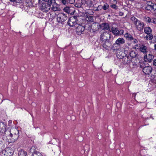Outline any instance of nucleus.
I'll list each match as a JSON object with an SVG mask.
<instances>
[{
    "label": "nucleus",
    "instance_id": "f257e3e1",
    "mask_svg": "<svg viewBox=\"0 0 156 156\" xmlns=\"http://www.w3.org/2000/svg\"><path fill=\"white\" fill-rule=\"evenodd\" d=\"M3 134L4 136H6L7 137L9 138L12 142H14L19 138V133L18 129L14 128L12 129H6Z\"/></svg>",
    "mask_w": 156,
    "mask_h": 156
},
{
    "label": "nucleus",
    "instance_id": "f03ea898",
    "mask_svg": "<svg viewBox=\"0 0 156 156\" xmlns=\"http://www.w3.org/2000/svg\"><path fill=\"white\" fill-rule=\"evenodd\" d=\"M55 3V0H51L49 3L42 2L40 7L41 9L43 12H47L50 9L51 5H54Z\"/></svg>",
    "mask_w": 156,
    "mask_h": 156
},
{
    "label": "nucleus",
    "instance_id": "7ed1b4c3",
    "mask_svg": "<svg viewBox=\"0 0 156 156\" xmlns=\"http://www.w3.org/2000/svg\"><path fill=\"white\" fill-rule=\"evenodd\" d=\"M114 38V37L111 34L108 32H105L101 34L100 40L101 41L109 40H113Z\"/></svg>",
    "mask_w": 156,
    "mask_h": 156
},
{
    "label": "nucleus",
    "instance_id": "20e7f679",
    "mask_svg": "<svg viewBox=\"0 0 156 156\" xmlns=\"http://www.w3.org/2000/svg\"><path fill=\"white\" fill-rule=\"evenodd\" d=\"M67 19V17L66 15L63 13H59L57 15V21L58 23L62 24H64V22Z\"/></svg>",
    "mask_w": 156,
    "mask_h": 156
},
{
    "label": "nucleus",
    "instance_id": "39448f33",
    "mask_svg": "<svg viewBox=\"0 0 156 156\" xmlns=\"http://www.w3.org/2000/svg\"><path fill=\"white\" fill-rule=\"evenodd\" d=\"M140 67L143 69V72L146 75H149L152 71V68L151 67L149 66H145L144 63L140 65Z\"/></svg>",
    "mask_w": 156,
    "mask_h": 156
},
{
    "label": "nucleus",
    "instance_id": "423d86ee",
    "mask_svg": "<svg viewBox=\"0 0 156 156\" xmlns=\"http://www.w3.org/2000/svg\"><path fill=\"white\" fill-rule=\"evenodd\" d=\"M77 17L76 16H73L70 17L68 22V25L70 27H72L77 24Z\"/></svg>",
    "mask_w": 156,
    "mask_h": 156
},
{
    "label": "nucleus",
    "instance_id": "0eeeda50",
    "mask_svg": "<svg viewBox=\"0 0 156 156\" xmlns=\"http://www.w3.org/2000/svg\"><path fill=\"white\" fill-rule=\"evenodd\" d=\"M36 147L35 146H33L28 150V154H31V156H42L40 152L36 151Z\"/></svg>",
    "mask_w": 156,
    "mask_h": 156
},
{
    "label": "nucleus",
    "instance_id": "6e6552de",
    "mask_svg": "<svg viewBox=\"0 0 156 156\" xmlns=\"http://www.w3.org/2000/svg\"><path fill=\"white\" fill-rule=\"evenodd\" d=\"M112 40L104 41H101L102 45L106 50H108L112 44Z\"/></svg>",
    "mask_w": 156,
    "mask_h": 156
},
{
    "label": "nucleus",
    "instance_id": "1a4fd4ad",
    "mask_svg": "<svg viewBox=\"0 0 156 156\" xmlns=\"http://www.w3.org/2000/svg\"><path fill=\"white\" fill-rule=\"evenodd\" d=\"M85 25L83 26L80 24H77L75 27L76 28L77 34L79 35L83 34L85 30Z\"/></svg>",
    "mask_w": 156,
    "mask_h": 156
},
{
    "label": "nucleus",
    "instance_id": "9d476101",
    "mask_svg": "<svg viewBox=\"0 0 156 156\" xmlns=\"http://www.w3.org/2000/svg\"><path fill=\"white\" fill-rule=\"evenodd\" d=\"M13 150L11 148H7L5 150L4 149L2 150V153H4L5 155L6 156H11L14 153Z\"/></svg>",
    "mask_w": 156,
    "mask_h": 156
},
{
    "label": "nucleus",
    "instance_id": "9b49d317",
    "mask_svg": "<svg viewBox=\"0 0 156 156\" xmlns=\"http://www.w3.org/2000/svg\"><path fill=\"white\" fill-rule=\"evenodd\" d=\"M137 29L139 31L143 30L144 27V24L143 22H141L139 20L135 24Z\"/></svg>",
    "mask_w": 156,
    "mask_h": 156
},
{
    "label": "nucleus",
    "instance_id": "f8f14e48",
    "mask_svg": "<svg viewBox=\"0 0 156 156\" xmlns=\"http://www.w3.org/2000/svg\"><path fill=\"white\" fill-rule=\"evenodd\" d=\"M5 123L3 122H0V135L4 134L6 130Z\"/></svg>",
    "mask_w": 156,
    "mask_h": 156
},
{
    "label": "nucleus",
    "instance_id": "ddd939ff",
    "mask_svg": "<svg viewBox=\"0 0 156 156\" xmlns=\"http://www.w3.org/2000/svg\"><path fill=\"white\" fill-rule=\"evenodd\" d=\"M131 61V58L129 56H127L126 55L123 58L122 62L123 65L128 64L130 63Z\"/></svg>",
    "mask_w": 156,
    "mask_h": 156
},
{
    "label": "nucleus",
    "instance_id": "4468645a",
    "mask_svg": "<svg viewBox=\"0 0 156 156\" xmlns=\"http://www.w3.org/2000/svg\"><path fill=\"white\" fill-rule=\"evenodd\" d=\"M99 26L100 28L104 30H108L109 31V30H110L109 25L108 23H102Z\"/></svg>",
    "mask_w": 156,
    "mask_h": 156
},
{
    "label": "nucleus",
    "instance_id": "2eb2a0df",
    "mask_svg": "<svg viewBox=\"0 0 156 156\" xmlns=\"http://www.w3.org/2000/svg\"><path fill=\"white\" fill-rule=\"evenodd\" d=\"M125 42V40L123 38H119L116 41L115 44L119 46Z\"/></svg>",
    "mask_w": 156,
    "mask_h": 156
},
{
    "label": "nucleus",
    "instance_id": "dca6fc26",
    "mask_svg": "<svg viewBox=\"0 0 156 156\" xmlns=\"http://www.w3.org/2000/svg\"><path fill=\"white\" fill-rule=\"evenodd\" d=\"M109 31L112 32V34L116 36H118L119 30L117 27H112L111 29L109 30Z\"/></svg>",
    "mask_w": 156,
    "mask_h": 156
},
{
    "label": "nucleus",
    "instance_id": "f3484780",
    "mask_svg": "<svg viewBox=\"0 0 156 156\" xmlns=\"http://www.w3.org/2000/svg\"><path fill=\"white\" fill-rule=\"evenodd\" d=\"M81 3L89 7L91 6L92 5V2L91 0H82Z\"/></svg>",
    "mask_w": 156,
    "mask_h": 156
},
{
    "label": "nucleus",
    "instance_id": "a211bd4d",
    "mask_svg": "<svg viewBox=\"0 0 156 156\" xmlns=\"http://www.w3.org/2000/svg\"><path fill=\"white\" fill-rule=\"evenodd\" d=\"M144 19L146 22L149 23H156V19H151L150 17L148 16H145L144 17Z\"/></svg>",
    "mask_w": 156,
    "mask_h": 156
},
{
    "label": "nucleus",
    "instance_id": "6ab92c4d",
    "mask_svg": "<svg viewBox=\"0 0 156 156\" xmlns=\"http://www.w3.org/2000/svg\"><path fill=\"white\" fill-rule=\"evenodd\" d=\"M140 51L144 54H146L147 52V47L144 45H142L140 48Z\"/></svg>",
    "mask_w": 156,
    "mask_h": 156
},
{
    "label": "nucleus",
    "instance_id": "aec40b11",
    "mask_svg": "<svg viewBox=\"0 0 156 156\" xmlns=\"http://www.w3.org/2000/svg\"><path fill=\"white\" fill-rule=\"evenodd\" d=\"M124 37L129 41H132L133 39V37L129 34L126 33L124 35Z\"/></svg>",
    "mask_w": 156,
    "mask_h": 156
},
{
    "label": "nucleus",
    "instance_id": "412c9836",
    "mask_svg": "<svg viewBox=\"0 0 156 156\" xmlns=\"http://www.w3.org/2000/svg\"><path fill=\"white\" fill-rule=\"evenodd\" d=\"M146 57L147 58V55H146L144 56V60L146 61V60H145V58ZM154 58V56L152 55H151L150 54L148 55L147 57V60L148 61V62H150L151 60L153 58Z\"/></svg>",
    "mask_w": 156,
    "mask_h": 156
},
{
    "label": "nucleus",
    "instance_id": "4be33fe9",
    "mask_svg": "<svg viewBox=\"0 0 156 156\" xmlns=\"http://www.w3.org/2000/svg\"><path fill=\"white\" fill-rule=\"evenodd\" d=\"M18 154L19 156H26L27 152L23 150H21L19 151Z\"/></svg>",
    "mask_w": 156,
    "mask_h": 156
},
{
    "label": "nucleus",
    "instance_id": "5701e85b",
    "mask_svg": "<svg viewBox=\"0 0 156 156\" xmlns=\"http://www.w3.org/2000/svg\"><path fill=\"white\" fill-rule=\"evenodd\" d=\"M144 32L146 34H150L152 32V30L150 27H145L144 28Z\"/></svg>",
    "mask_w": 156,
    "mask_h": 156
},
{
    "label": "nucleus",
    "instance_id": "b1692460",
    "mask_svg": "<svg viewBox=\"0 0 156 156\" xmlns=\"http://www.w3.org/2000/svg\"><path fill=\"white\" fill-rule=\"evenodd\" d=\"M156 4L152 3V4H151L150 6H149V8H148L147 9L149 10H150L151 9V10H152L154 11H155V9H156Z\"/></svg>",
    "mask_w": 156,
    "mask_h": 156
},
{
    "label": "nucleus",
    "instance_id": "393cba45",
    "mask_svg": "<svg viewBox=\"0 0 156 156\" xmlns=\"http://www.w3.org/2000/svg\"><path fill=\"white\" fill-rule=\"evenodd\" d=\"M2 140V139L0 138V151L3 150L5 148V145L3 142Z\"/></svg>",
    "mask_w": 156,
    "mask_h": 156
},
{
    "label": "nucleus",
    "instance_id": "a878e982",
    "mask_svg": "<svg viewBox=\"0 0 156 156\" xmlns=\"http://www.w3.org/2000/svg\"><path fill=\"white\" fill-rule=\"evenodd\" d=\"M24 4L23 2L20 4H17V5H16V7L20 8L22 9L25 10V9L27 6L26 5H24Z\"/></svg>",
    "mask_w": 156,
    "mask_h": 156
},
{
    "label": "nucleus",
    "instance_id": "bb28decb",
    "mask_svg": "<svg viewBox=\"0 0 156 156\" xmlns=\"http://www.w3.org/2000/svg\"><path fill=\"white\" fill-rule=\"evenodd\" d=\"M57 5V4L55 1V4L54 5H52V6L51 7V9L54 11H58L59 8L58 7H56Z\"/></svg>",
    "mask_w": 156,
    "mask_h": 156
},
{
    "label": "nucleus",
    "instance_id": "cd10ccee",
    "mask_svg": "<svg viewBox=\"0 0 156 156\" xmlns=\"http://www.w3.org/2000/svg\"><path fill=\"white\" fill-rule=\"evenodd\" d=\"M129 55L130 58H134L136 57L137 54L136 52L133 51L130 52Z\"/></svg>",
    "mask_w": 156,
    "mask_h": 156
},
{
    "label": "nucleus",
    "instance_id": "c85d7f7f",
    "mask_svg": "<svg viewBox=\"0 0 156 156\" xmlns=\"http://www.w3.org/2000/svg\"><path fill=\"white\" fill-rule=\"evenodd\" d=\"M24 0H16L14 2H13V5L16 6L17 5L20 4L23 2Z\"/></svg>",
    "mask_w": 156,
    "mask_h": 156
},
{
    "label": "nucleus",
    "instance_id": "c756f323",
    "mask_svg": "<svg viewBox=\"0 0 156 156\" xmlns=\"http://www.w3.org/2000/svg\"><path fill=\"white\" fill-rule=\"evenodd\" d=\"M148 35L144 37V38L148 40H151L153 38V36L151 33L150 34H147Z\"/></svg>",
    "mask_w": 156,
    "mask_h": 156
},
{
    "label": "nucleus",
    "instance_id": "7c9ffc66",
    "mask_svg": "<svg viewBox=\"0 0 156 156\" xmlns=\"http://www.w3.org/2000/svg\"><path fill=\"white\" fill-rule=\"evenodd\" d=\"M93 17L91 16H88L86 18V20L88 21L93 22L94 21Z\"/></svg>",
    "mask_w": 156,
    "mask_h": 156
},
{
    "label": "nucleus",
    "instance_id": "2f4dec72",
    "mask_svg": "<svg viewBox=\"0 0 156 156\" xmlns=\"http://www.w3.org/2000/svg\"><path fill=\"white\" fill-rule=\"evenodd\" d=\"M63 11L66 12L68 14H69L70 13V9L69 7H65L63 9Z\"/></svg>",
    "mask_w": 156,
    "mask_h": 156
},
{
    "label": "nucleus",
    "instance_id": "473e14b6",
    "mask_svg": "<svg viewBox=\"0 0 156 156\" xmlns=\"http://www.w3.org/2000/svg\"><path fill=\"white\" fill-rule=\"evenodd\" d=\"M102 9L104 10H105L108 8L109 6L108 4L106 3L103 6H102Z\"/></svg>",
    "mask_w": 156,
    "mask_h": 156
},
{
    "label": "nucleus",
    "instance_id": "72a5a7b5",
    "mask_svg": "<svg viewBox=\"0 0 156 156\" xmlns=\"http://www.w3.org/2000/svg\"><path fill=\"white\" fill-rule=\"evenodd\" d=\"M131 20L135 24L139 20L134 16H132L131 18Z\"/></svg>",
    "mask_w": 156,
    "mask_h": 156
},
{
    "label": "nucleus",
    "instance_id": "f704fd0d",
    "mask_svg": "<svg viewBox=\"0 0 156 156\" xmlns=\"http://www.w3.org/2000/svg\"><path fill=\"white\" fill-rule=\"evenodd\" d=\"M117 56L118 58L120 59L121 62L122 61L123 58L124 57V56H122V55H119L118 54H117Z\"/></svg>",
    "mask_w": 156,
    "mask_h": 156
},
{
    "label": "nucleus",
    "instance_id": "c9c22d12",
    "mask_svg": "<svg viewBox=\"0 0 156 156\" xmlns=\"http://www.w3.org/2000/svg\"><path fill=\"white\" fill-rule=\"evenodd\" d=\"M74 5L77 8H80L82 6V4L81 3H76Z\"/></svg>",
    "mask_w": 156,
    "mask_h": 156
},
{
    "label": "nucleus",
    "instance_id": "e433bc0d",
    "mask_svg": "<svg viewBox=\"0 0 156 156\" xmlns=\"http://www.w3.org/2000/svg\"><path fill=\"white\" fill-rule=\"evenodd\" d=\"M62 3L64 5H66L68 4L67 0H62Z\"/></svg>",
    "mask_w": 156,
    "mask_h": 156
},
{
    "label": "nucleus",
    "instance_id": "4c0bfd02",
    "mask_svg": "<svg viewBox=\"0 0 156 156\" xmlns=\"http://www.w3.org/2000/svg\"><path fill=\"white\" fill-rule=\"evenodd\" d=\"M123 32H124L123 30L122 29H121L119 30V32L118 33V36H119V35H121L123 34Z\"/></svg>",
    "mask_w": 156,
    "mask_h": 156
},
{
    "label": "nucleus",
    "instance_id": "58836bf2",
    "mask_svg": "<svg viewBox=\"0 0 156 156\" xmlns=\"http://www.w3.org/2000/svg\"><path fill=\"white\" fill-rule=\"evenodd\" d=\"M68 3L73 4L75 2V0H67Z\"/></svg>",
    "mask_w": 156,
    "mask_h": 156
},
{
    "label": "nucleus",
    "instance_id": "ea45409f",
    "mask_svg": "<svg viewBox=\"0 0 156 156\" xmlns=\"http://www.w3.org/2000/svg\"><path fill=\"white\" fill-rule=\"evenodd\" d=\"M134 44H136L138 43L137 40L135 38H133V39L132 41H131Z\"/></svg>",
    "mask_w": 156,
    "mask_h": 156
},
{
    "label": "nucleus",
    "instance_id": "a19ab883",
    "mask_svg": "<svg viewBox=\"0 0 156 156\" xmlns=\"http://www.w3.org/2000/svg\"><path fill=\"white\" fill-rule=\"evenodd\" d=\"M102 9V6L101 5H99L97 7L96 9V10L99 11V10L101 9Z\"/></svg>",
    "mask_w": 156,
    "mask_h": 156
},
{
    "label": "nucleus",
    "instance_id": "79ce46f5",
    "mask_svg": "<svg viewBox=\"0 0 156 156\" xmlns=\"http://www.w3.org/2000/svg\"><path fill=\"white\" fill-rule=\"evenodd\" d=\"M152 2L150 1L147 2V7L146 8H149V6H150L151 5V4H152Z\"/></svg>",
    "mask_w": 156,
    "mask_h": 156
},
{
    "label": "nucleus",
    "instance_id": "37998d69",
    "mask_svg": "<svg viewBox=\"0 0 156 156\" xmlns=\"http://www.w3.org/2000/svg\"><path fill=\"white\" fill-rule=\"evenodd\" d=\"M112 8H114L115 9H117L118 8V6L115 4H113L111 5Z\"/></svg>",
    "mask_w": 156,
    "mask_h": 156
},
{
    "label": "nucleus",
    "instance_id": "c03bdc74",
    "mask_svg": "<svg viewBox=\"0 0 156 156\" xmlns=\"http://www.w3.org/2000/svg\"><path fill=\"white\" fill-rule=\"evenodd\" d=\"M151 119L153 120H154V116H153L152 115H151L149 117H147V118L146 119Z\"/></svg>",
    "mask_w": 156,
    "mask_h": 156
},
{
    "label": "nucleus",
    "instance_id": "a18cd8bd",
    "mask_svg": "<svg viewBox=\"0 0 156 156\" xmlns=\"http://www.w3.org/2000/svg\"><path fill=\"white\" fill-rule=\"evenodd\" d=\"M153 38V43H155L156 42V36H154Z\"/></svg>",
    "mask_w": 156,
    "mask_h": 156
},
{
    "label": "nucleus",
    "instance_id": "49530a36",
    "mask_svg": "<svg viewBox=\"0 0 156 156\" xmlns=\"http://www.w3.org/2000/svg\"><path fill=\"white\" fill-rule=\"evenodd\" d=\"M153 65L154 66H156V59L153 60Z\"/></svg>",
    "mask_w": 156,
    "mask_h": 156
},
{
    "label": "nucleus",
    "instance_id": "de8ad7c7",
    "mask_svg": "<svg viewBox=\"0 0 156 156\" xmlns=\"http://www.w3.org/2000/svg\"><path fill=\"white\" fill-rule=\"evenodd\" d=\"M51 0H42L43 1L42 2H44L49 3V2L51 1Z\"/></svg>",
    "mask_w": 156,
    "mask_h": 156
},
{
    "label": "nucleus",
    "instance_id": "09e8293b",
    "mask_svg": "<svg viewBox=\"0 0 156 156\" xmlns=\"http://www.w3.org/2000/svg\"><path fill=\"white\" fill-rule=\"evenodd\" d=\"M64 136L65 138L66 139H68L69 137V135H68L67 134H65Z\"/></svg>",
    "mask_w": 156,
    "mask_h": 156
},
{
    "label": "nucleus",
    "instance_id": "8fccbe9b",
    "mask_svg": "<svg viewBox=\"0 0 156 156\" xmlns=\"http://www.w3.org/2000/svg\"><path fill=\"white\" fill-rule=\"evenodd\" d=\"M8 122V125L9 126L12 123V121L11 120H9Z\"/></svg>",
    "mask_w": 156,
    "mask_h": 156
},
{
    "label": "nucleus",
    "instance_id": "3c124183",
    "mask_svg": "<svg viewBox=\"0 0 156 156\" xmlns=\"http://www.w3.org/2000/svg\"><path fill=\"white\" fill-rule=\"evenodd\" d=\"M38 1L39 3L40 4H42V2H43V1H42V0L41 1V0H38Z\"/></svg>",
    "mask_w": 156,
    "mask_h": 156
},
{
    "label": "nucleus",
    "instance_id": "603ef678",
    "mask_svg": "<svg viewBox=\"0 0 156 156\" xmlns=\"http://www.w3.org/2000/svg\"><path fill=\"white\" fill-rule=\"evenodd\" d=\"M9 0L11 2H15L16 0Z\"/></svg>",
    "mask_w": 156,
    "mask_h": 156
},
{
    "label": "nucleus",
    "instance_id": "864d4df0",
    "mask_svg": "<svg viewBox=\"0 0 156 156\" xmlns=\"http://www.w3.org/2000/svg\"><path fill=\"white\" fill-rule=\"evenodd\" d=\"M154 49L156 50V44H155L154 45Z\"/></svg>",
    "mask_w": 156,
    "mask_h": 156
},
{
    "label": "nucleus",
    "instance_id": "5fc2aeb1",
    "mask_svg": "<svg viewBox=\"0 0 156 156\" xmlns=\"http://www.w3.org/2000/svg\"><path fill=\"white\" fill-rule=\"evenodd\" d=\"M55 16H52V18L53 19L55 18Z\"/></svg>",
    "mask_w": 156,
    "mask_h": 156
},
{
    "label": "nucleus",
    "instance_id": "6e6d98bb",
    "mask_svg": "<svg viewBox=\"0 0 156 156\" xmlns=\"http://www.w3.org/2000/svg\"><path fill=\"white\" fill-rule=\"evenodd\" d=\"M96 24H93V25H92V27H93Z\"/></svg>",
    "mask_w": 156,
    "mask_h": 156
},
{
    "label": "nucleus",
    "instance_id": "4d7b16f0",
    "mask_svg": "<svg viewBox=\"0 0 156 156\" xmlns=\"http://www.w3.org/2000/svg\"><path fill=\"white\" fill-rule=\"evenodd\" d=\"M122 14H121V16H122Z\"/></svg>",
    "mask_w": 156,
    "mask_h": 156
},
{
    "label": "nucleus",
    "instance_id": "13d9d810",
    "mask_svg": "<svg viewBox=\"0 0 156 156\" xmlns=\"http://www.w3.org/2000/svg\"><path fill=\"white\" fill-rule=\"evenodd\" d=\"M122 14H121V16H122Z\"/></svg>",
    "mask_w": 156,
    "mask_h": 156
},
{
    "label": "nucleus",
    "instance_id": "bf43d9fd",
    "mask_svg": "<svg viewBox=\"0 0 156 156\" xmlns=\"http://www.w3.org/2000/svg\"><path fill=\"white\" fill-rule=\"evenodd\" d=\"M122 14H121V16H122Z\"/></svg>",
    "mask_w": 156,
    "mask_h": 156
}]
</instances>
